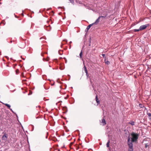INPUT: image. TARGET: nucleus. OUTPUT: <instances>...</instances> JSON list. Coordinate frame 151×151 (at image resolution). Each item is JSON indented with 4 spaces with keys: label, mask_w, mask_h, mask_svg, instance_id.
I'll list each match as a JSON object with an SVG mask.
<instances>
[{
    "label": "nucleus",
    "mask_w": 151,
    "mask_h": 151,
    "mask_svg": "<svg viewBox=\"0 0 151 151\" xmlns=\"http://www.w3.org/2000/svg\"><path fill=\"white\" fill-rule=\"evenodd\" d=\"M60 8V7H58V8L59 9V8Z\"/></svg>",
    "instance_id": "obj_30"
},
{
    "label": "nucleus",
    "mask_w": 151,
    "mask_h": 151,
    "mask_svg": "<svg viewBox=\"0 0 151 151\" xmlns=\"http://www.w3.org/2000/svg\"><path fill=\"white\" fill-rule=\"evenodd\" d=\"M106 64H109V61H107V62H106Z\"/></svg>",
    "instance_id": "obj_17"
},
{
    "label": "nucleus",
    "mask_w": 151,
    "mask_h": 151,
    "mask_svg": "<svg viewBox=\"0 0 151 151\" xmlns=\"http://www.w3.org/2000/svg\"><path fill=\"white\" fill-rule=\"evenodd\" d=\"M102 55L103 56V57H104V56H105V54H102Z\"/></svg>",
    "instance_id": "obj_20"
},
{
    "label": "nucleus",
    "mask_w": 151,
    "mask_h": 151,
    "mask_svg": "<svg viewBox=\"0 0 151 151\" xmlns=\"http://www.w3.org/2000/svg\"><path fill=\"white\" fill-rule=\"evenodd\" d=\"M0 4H1V3L0 2Z\"/></svg>",
    "instance_id": "obj_32"
},
{
    "label": "nucleus",
    "mask_w": 151,
    "mask_h": 151,
    "mask_svg": "<svg viewBox=\"0 0 151 151\" xmlns=\"http://www.w3.org/2000/svg\"><path fill=\"white\" fill-rule=\"evenodd\" d=\"M93 25V24L92 23V24H90L86 28V29H87V30H88Z\"/></svg>",
    "instance_id": "obj_7"
},
{
    "label": "nucleus",
    "mask_w": 151,
    "mask_h": 151,
    "mask_svg": "<svg viewBox=\"0 0 151 151\" xmlns=\"http://www.w3.org/2000/svg\"><path fill=\"white\" fill-rule=\"evenodd\" d=\"M70 47H71V45H70Z\"/></svg>",
    "instance_id": "obj_29"
},
{
    "label": "nucleus",
    "mask_w": 151,
    "mask_h": 151,
    "mask_svg": "<svg viewBox=\"0 0 151 151\" xmlns=\"http://www.w3.org/2000/svg\"><path fill=\"white\" fill-rule=\"evenodd\" d=\"M84 68L85 71H86V70H87L86 68L85 65L84 66Z\"/></svg>",
    "instance_id": "obj_18"
},
{
    "label": "nucleus",
    "mask_w": 151,
    "mask_h": 151,
    "mask_svg": "<svg viewBox=\"0 0 151 151\" xmlns=\"http://www.w3.org/2000/svg\"><path fill=\"white\" fill-rule=\"evenodd\" d=\"M101 17H99L98 19H97L95 21V22L93 23L94 24H97L99 22V19Z\"/></svg>",
    "instance_id": "obj_6"
},
{
    "label": "nucleus",
    "mask_w": 151,
    "mask_h": 151,
    "mask_svg": "<svg viewBox=\"0 0 151 151\" xmlns=\"http://www.w3.org/2000/svg\"><path fill=\"white\" fill-rule=\"evenodd\" d=\"M70 3H71L72 4H74V0H68Z\"/></svg>",
    "instance_id": "obj_13"
},
{
    "label": "nucleus",
    "mask_w": 151,
    "mask_h": 151,
    "mask_svg": "<svg viewBox=\"0 0 151 151\" xmlns=\"http://www.w3.org/2000/svg\"><path fill=\"white\" fill-rule=\"evenodd\" d=\"M110 142V140H109L108 142H107L106 144V147H109V143Z\"/></svg>",
    "instance_id": "obj_12"
},
{
    "label": "nucleus",
    "mask_w": 151,
    "mask_h": 151,
    "mask_svg": "<svg viewBox=\"0 0 151 151\" xmlns=\"http://www.w3.org/2000/svg\"><path fill=\"white\" fill-rule=\"evenodd\" d=\"M128 124H131L132 126H133V125H134L135 124V122L133 121H131L129 122L128 123Z\"/></svg>",
    "instance_id": "obj_9"
},
{
    "label": "nucleus",
    "mask_w": 151,
    "mask_h": 151,
    "mask_svg": "<svg viewBox=\"0 0 151 151\" xmlns=\"http://www.w3.org/2000/svg\"><path fill=\"white\" fill-rule=\"evenodd\" d=\"M141 30L140 29V28H139V29H134V32H139V31L140 30Z\"/></svg>",
    "instance_id": "obj_11"
},
{
    "label": "nucleus",
    "mask_w": 151,
    "mask_h": 151,
    "mask_svg": "<svg viewBox=\"0 0 151 151\" xmlns=\"http://www.w3.org/2000/svg\"><path fill=\"white\" fill-rule=\"evenodd\" d=\"M22 15L23 16H24V14H23V13H22Z\"/></svg>",
    "instance_id": "obj_23"
},
{
    "label": "nucleus",
    "mask_w": 151,
    "mask_h": 151,
    "mask_svg": "<svg viewBox=\"0 0 151 151\" xmlns=\"http://www.w3.org/2000/svg\"><path fill=\"white\" fill-rule=\"evenodd\" d=\"M139 135V134L133 132H132L130 135V136L128 137L127 143L128 144V140L129 139V142L130 143H132V142L136 143L137 141Z\"/></svg>",
    "instance_id": "obj_1"
},
{
    "label": "nucleus",
    "mask_w": 151,
    "mask_h": 151,
    "mask_svg": "<svg viewBox=\"0 0 151 151\" xmlns=\"http://www.w3.org/2000/svg\"><path fill=\"white\" fill-rule=\"evenodd\" d=\"M86 75L87 76V77H88V73H86Z\"/></svg>",
    "instance_id": "obj_16"
},
{
    "label": "nucleus",
    "mask_w": 151,
    "mask_h": 151,
    "mask_svg": "<svg viewBox=\"0 0 151 151\" xmlns=\"http://www.w3.org/2000/svg\"><path fill=\"white\" fill-rule=\"evenodd\" d=\"M12 41H10V43H12Z\"/></svg>",
    "instance_id": "obj_25"
},
{
    "label": "nucleus",
    "mask_w": 151,
    "mask_h": 151,
    "mask_svg": "<svg viewBox=\"0 0 151 151\" xmlns=\"http://www.w3.org/2000/svg\"><path fill=\"white\" fill-rule=\"evenodd\" d=\"M6 57L7 58H8V57H7V56H6Z\"/></svg>",
    "instance_id": "obj_28"
},
{
    "label": "nucleus",
    "mask_w": 151,
    "mask_h": 151,
    "mask_svg": "<svg viewBox=\"0 0 151 151\" xmlns=\"http://www.w3.org/2000/svg\"><path fill=\"white\" fill-rule=\"evenodd\" d=\"M129 142V139L128 140V144L129 148V151H133V145L132 143H130Z\"/></svg>",
    "instance_id": "obj_2"
},
{
    "label": "nucleus",
    "mask_w": 151,
    "mask_h": 151,
    "mask_svg": "<svg viewBox=\"0 0 151 151\" xmlns=\"http://www.w3.org/2000/svg\"><path fill=\"white\" fill-rule=\"evenodd\" d=\"M96 101L97 103L98 104H99L100 103V102H99V100H98V99L97 98V96H96Z\"/></svg>",
    "instance_id": "obj_10"
},
{
    "label": "nucleus",
    "mask_w": 151,
    "mask_h": 151,
    "mask_svg": "<svg viewBox=\"0 0 151 151\" xmlns=\"http://www.w3.org/2000/svg\"><path fill=\"white\" fill-rule=\"evenodd\" d=\"M100 17H103V18H105L106 17V16L104 17V16H100Z\"/></svg>",
    "instance_id": "obj_19"
},
{
    "label": "nucleus",
    "mask_w": 151,
    "mask_h": 151,
    "mask_svg": "<svg viewBox=\"0 0 151 151\" xmlns=\"http://www.w3.org/2000/svg\"><path fill=\"white\" fill-rule=\"evenodd\" d=\"M85 71V73H88L87 70H86Z\"/></svg>",
    "instance_id": "obj_21"
},
{
    "label": "nucleus",
    "mask_w": 151,
    "mask_h": 151,
    "mask_svg": "<svg viewBox=\"0 0 151 151\" xmlns=\"http://www.w3.org/2000/svg\"><path fill=\"white\" fill-rule=\"evenodd\" d=\"M72 43V42L71 41H70L69 42L70 44H71V43Z\"/></svg>",
    "instance_id": "obj_22"
},
{
    "label": "nucleus",
    "mask_w": 151,
    "mask_h": 151,
    "mask_svg": "<svg viewBox=\"0 0 151 151\" xmlns=\"http://www.w3.org/2000/svg\"><path fill=\"white\" fill-rule=\"evenodd\" d=\"M48 60H49V59H47L46 60L47 61H48Z\"/></svg>",
    "instance_id": "obj_24"
},
{
    "label": "nucleus",
    "mask_w": 151,
    "mask_h": 151,
    "mask_svg": "<svg viewBox=\"0 0 151 151\" xmlns=\"http://www.w3.org/2000/svg\"><path fill=\"white\" fill-rule=\"evenodd\" d=\"M65 41H66V42L67 41V40H64Z\"/></svg>",
    "instance_id": "obj_26"
},
{
    "label": "nucleus",
    "mask_w": 151,
    "mask_h": 151,
    "mask_svg": "<svg viewBox=\"0 0 151 151\" xmlns=\"http://www.w3.org/2000/svg\"><path fill=\"white\" fill-rule=\"evenodd\" d=\"M109 151H110V148L109 149Z\"/></svg>",
    "instance_id": "obj_31"
},
{
    "label": "nucleus",
    "mask_w": 151,
    "mask_h": 151,
    "mask_svg": "<svg viewBox=\"0 0 151 151\" xmlns=\"http://www.w3.org/2000/svg\"><path fill=\"white\" fill-rule=\"evenodd\" d=\"M102 123H103V126L105 125L106 124V121H105L104 119H102Z\"/></svg>",
    "instance_id": "obj_8"
},
{
    "label": "nucleus",
    "mask_w": 151,
    "mask_h": 151,
    "mask_svg": "<svg viewBox=\"0 0 151 151\" xmlns=\"http://www.w3.org/2000/svg\"><path fill=\"white\" fill-rule=\"evenodd\" d=\"M82 51H81V52L80 53V55H80V57L81 58H82Z\"/></svg>",
    "instance_id": "obj_15"
},
{
    "label": "nucleus",
    "mask_w": 151,
    "mask_h": 151,
    "mask_svg": "<svg viewBox=\"0 0 151 151\" xmlns=\"http://www.w3.org/2000/svg\"><path fill=\"white\" fill-rule=\"evenodd\" d=\"M1 103L3 104H4L5 105H6V106H7L9 109L12 112H13L12 109L10 108V105L7 104H4L2 102H1Z\"/></svg>",
    "instance_id": "obj_5"
},
{
    "label": "nucleus",
    "mask_w": 151,
    "mask_h": 151,
    "mask_svg": "<svg viewBox=\"0 0 151 151\" xmlns=\"http://www.w3.org/2000/svg\"><path fill=\"white\" fill-rule=\"evenodd\" d=\"M147 115L150 117V119L151 120V114L150 113H148Z\"/></svg>",
    "instance_id": "obj_14"
},
{
    "label": "nucleus",
    "mask_w": 151,
    "mask_h": 151,
    "mask_svg": "<svg viewBox=\"0 0 151 151\" xmlns=\"http://www.w3.org/2000/svg\"><path fill=\"white\" fill-rule=\"evenodd\" d=\"M88 31V30H85V31H86H86Z\"/></svg>",
    "instance_id": "obj_27"
},
{
    "label": "nucleus",
    "mask_w": 151,
    "mask_h": 151,
    "mask_svg": "<svg viewBox=\"0 0 151 151\" xmlns=\"http://www.w3.org/2000/svg\"><path fill=\"white\" fill-rule=\"evenodd\" d=\"M149 25L148 24H147L145 25H142L139 27L140 29L141 30L145 29L148 26H149Z\"/></svg>",
    "instance_id": "obj_3"
},
{
    "label": "nucleus",
    "mask_w": 151,
    "mask_h": 151,
    "mask_svg": "<svg viewBox=\"0 0 151 151\" xmlns=\"http://www.w3.org/2000/svg\"><path fill=\"white\" fill-rule=\"evenodd\" d=\"M7 138V134L5 133L2 137V139L4 140H6Z\"/></svg>",
    "instance_id": "obj_4"
}]
</instances>
